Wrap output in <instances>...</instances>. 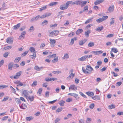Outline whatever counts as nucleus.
<instances>
[{"label":"nucleus","instance_id":"1","mask_svg":"<svg viewBox=\"0 0 123 123\" xmlns=\"http://www.w3.org/2000/svg\"><path fill=\"white\" fill-rule=\"evenodd\" d=\"M82 70L84 73L86 74H90V72L93 71V69L90 65H88L86 66V69L84 67H82Z\"/></svg>","mask_w":123,"mask_h":123},{"label":"nucleus","instance_id":"2","mask_svg":"<svg viewBox=\"0 0 123 123\" xmlns=\"http://www.w3.org/2000/svg\"><path fill=\"white\" fill-rule=\"evenodd\" d=\"M75 2V4L77 5H80L81 7L84 6L87 3V1H82L80 0H76Z\"/></svg>","mask_w":123,"mask_h":123},{"label":"nucleus","instance_id":"3","mask_svg":"<svg viewBox=\"0 0 123 123\" xmlns=\"http://www.w3.org/2000/svg\"><path fill=\"white\" fill-rule=\"evenodd\" d=\"M108 18V16H104L101 18H100L96 20V21L98 23H100L104 21L105 20Z\"/></svg>","mask_w":123,"mask_h":123},{"label":"nucleus","instance_id":"4","mask_svg":"<svg viewBox=\"0 0 123 123\" xmlns=\"http://www.w3.org/2000/svg\"><path fill=\"white\" fill-rule=\"evenodd\" d=\"M59 33V31H53L50 33L49 36L50 37H53L58 35Z\"/></svg>","mask_w":123,"mask_h":123},{"label":"nucleus","instance_id":"5","mask_svg":"<svg viewBox=\"0 0 123 123\" xmlns=\"http://www.w3.org/2000/svg\"><path fill=\"white\" fill-rule=\"evenodd\" d=\"M26 34V32L25 31L21 32V35L19 36L18 39L19 40H23L25 37V35Z\"/></svg>","mask_w":123,"mask_h":123},{"label":"nucleus","instance_id":"6","mask_svg":"<svg viewBox=\"0 0 123 123\" xmlns=\"http://www.w3.org/2000/svg\"><path fill=\"white\" fill-rule=\"evenodd\" d=\"M50 42L49 43L51 47H53L55 45V43H56L55 40L54 39H50L49 40Z\"/></svg>","mask_w":123,"mask_h":123},{"label":"nucleus","instance_id":"7","mask_svg":"<svg viewBox=\"0 0 123 123\" xmlns=\"http://www.w3.org/2000/svg\"><path fill=\"white\" fill-rule=\"evenodd\" d=\"M102 50L93 51L92 52V53L95 55H99L102 54L103 52Z\"/></svg>","mask_w":123,"mask_h":123},{"label":"nucleus","instance_id":"8","mask_svg":"<svg viewBox=\"0 0 123 123\" xmlns=\"http://www.w3.org/2000/svg\"><path fill=\"white\" fill-rule=\"evenodd\" d=\"M23 96L24 95L27 99H28V95H29L28 92L26 90H24L22 93Z\"/></svg>","mask_w":123,"mask_h":123},{"label":"nucleus","instance_id":"9","mask_svg":"<svg viewBox=\"0 0 123 123\" xmlns=\"http://www.w3.org/2000/svg\"><path fill=\"white\" fill-rule=\"evenodd\" d=\"M6 42L8 44L12 43L13 42V39L11 37H8L6 39Z\"/></svg>","mask_w":123,"mask_h":123},{"label":"nucleus","instance_id":"10","mask_svg":"<svg viewBox=\"0 0 123 123\" xmlns=\"http://www.w3.org/2000/svg\"><path fill=\"white\" fill-rule=\"evenodd\" d=\"M44 68V67H39L37 66H35L34 67V69L35 70L39 71L40 70H43V69Z\"/></svg>","mask_w":123,"mask_h":123},{"label":"nucleus","instance_id":"11","mask_svg":"<svg viewBox=\"0 0 123 123\" xmlns=\"http://www.w3.org/2000/svg\"><path fill=\"white\" fill-rule=\"evenodd\" d=\"M74 4H75V2L69 1L67 2L66 3L65 5L68 7L69 5H72Z\"/></svg>","mask_w":123,"mask_h":123},{"label":"nucleus","instance_id":"12","mask_svg":"<svg viewBox=\"0 0 123 123\" xmlns=\"http://www.w3.org/2000/svg\"><path fill=\"white\" fill-rule=\"evenodd\" d=\"M114 6L112 5L110 6L108 8V10L110 12H113L114 10Z\"/></svg>","mask_w":123,"mask_h":123},{"label":"nucleus","instance_id":"13","mask_svg":"<svg viewBox=\"0 0 123 123\" xmlns=\"http://www.w3.org/2000/svg\"><path fill=\"white\" fill-rule=\"evenodd\" d=\"M29 50L32 53L34 54H36L37 51L35 50L34 48L32 47H30L29 48Z\"/></svg>","mask_w":123,"mask_h":123},{"label":"nucleus","instance_id":"14","mask_svg":"<svg viewBox=\"0 0 123 123\" xmlns=\"http://www.w3.org/2000/svg\"><path fill=\"white\" fill-rule=\"evenodd\" d=\"M87 57L86 55L83 56L81 58H78V60L80 61H85L87 58Z\"/></svg>","mask_w":123,"mask_h":123},{"label":"nucleus","instance_id":"15","mask_svg":"<svg viewBox=\"0 0 123 123\" xmlns=\"http://www.w3.org/2000/svg\"><path fill=\"white\" fill-rule=\"evenodd\" d=\"M69 89H71L72 90H73L75 91H76L77 88V87H75V86L74 85H71L70 87H69Z\"/></svg>","mask_w":123,"mask_h":123},{"label":"nucleus","instance_id":"16","mask_svg":"<svg viewBox=\"0 0 123 123\" xmlns=\"http://www.w3.org/2000/svg\"><path fill=\"white\" fill-rule=\"evenodd\" d=\"M91 33V31L89 30L86 31L85 32V35L86 37L87 38L89 36V34Z\"/></svg>","mask_w":123,"mask_h":123},{"label":"nucleus","instance_id":"17","mask_svg":"<svg viewBox=\"0 0 123 123\" xmlns=\"http://www.w3.org/2000/svg\"><path fill=\"white\" fill-rule=\"evenodd\" d=\"M13 63L12 62L10 63L8 65V69L10 70H11L12 69Z\"/></svg>","mask_w":123,"mask_h":123},{"label":"nucleus","instance_id":"18","mask_svg":"<svg viewBox=\"0 0 123 123\" xmlns=\"http://www.w3.org/2000/svg\"><path fill=\"white\" fill-rule=\"evenodd\" d=\"M104 0H97L94 2V4L95 5H97L102 3Z\"/></svg>","mask_w":123,"mask_h":123},{"label":"nucleus","instance_id":"19","mask_svg":"<svg viewBox=\"0 0 123 123\" xmlns=\"http://www.w3.org/2000/svg\"><path fill=\"white\" fill-rule=\"evenodd\" d=\"M68 95L73 96L75 98H77L78 96V94L74 93H69Z\"/></svg>","mask_w":123,"mask_h":123},{"label":"nucleus","instance_id":"20","mask_svg":"<svg viewBox=\"0 0 123 123\" xmlns=\"http://www.w3.org/2000/svg\"><path fill=\"white\" fill-rule=\"evenodd\" d=\"M48 23V21L47 20H44L43 22L41 23L40 25L43 26H44L45 25H46Z\"/></svg>","mask_w":123,"mask_h":123},{"label":"nucleus","instance_id":"21","mask_svg":"<svg viewBox=\"0 0 123 123\" xmlns=\"http://www.w3.org/2000/svg\"><path fill=\"white\" fill-rule=\"evenodd\" d=\"M86 94L90 97H92L94 95V93L92 92H86Z\"/></svg>","mask_w":123,"mask_h":123},{"label":"nucleus","instance_id":"22","mask_svg":"<svg viewBox=\"0 0 123 123\" xmlns=\"http://www.w3.org/2000/svg\"><path fill=\"white\" fill-rule=\"evenodd\" d=\"M20 26V23H19L18 24L15 25L14 26L13 29L14 30H17L19 28Z\"/></svg>","mask_w":123,"mask_h":123},{"label":"nucleus","instance_id":"23","mask_svg":"<svg viewBox=\"0 0 123 123\" xmlns=\"http://www.w3.org/2000/svg\"><path fill=\"white\" fill-rule=\"evenodd\" d=\"M118 41H119V44L120 45H123V38H118Z\"/></svg>","mask_w":123,"mask_h":123},{"label":"nucleus","instance_id":"24","mask_svg":"<svg viewBox=\"0 0 123 123\" xmlns=\"http://www.w3.org/2000/svg\"><path fill=\"white\" fill-rule=\"evenodd\" d=\"M93 99L95 100H98L100 99V97L99 96H95L92 98Z\"/></svg>","mask_w":123,"mask_h":123},{"label":"nucleus","instance_id":"25","mask_svg":"<svg viewBox=\"0 0 123 123\" xmlns=\"http://www.w3.org/2000/svg\"><path fill=\"white\" fill-rule=\"evenodd\" d=\"M20 108L23 109H25L27 107V105L24 104H22L20 106Z\"/></svg>","mask_w":123,"mask_h":123},{"label":"nucleus","instance_id":"26","mask_svg":"<svg viewBox=\"0 0 123 123\" xmlns=\"http://www.w3.org/2000/svg\"><path fill=\"white\" fill-rule=\"evenodd\" d=\"M83 32V30L82 29H79L76 32V34L78 35L79 34L81 33L82 32Z\"/></svg>","mask_w":123,"mask_h":123},{"label":"nucleus","instance_id":"27","mask_svg":"<svg viewBox=\"0 0 123 123\" xmlns=\"http://www.w3.org/2000/svg\"><path fill=\"white\" fill-rule=\"evenodd\" d=\"M94 45V43L93 42H90L88 44V46L89 47H92Z\"/></svg>","mask_w":123,"mask_h":123},{"label":"nucleus","instance_id":"28","mask_svg":"<svg viewBox=\"0 0 123 123\" xmlns=\"http://www.w3.org/2000/svg\"><path fill=\"white\" fill-rule=\"evenodd\" d=\"M15 101L16 103L19 105H20L21 103V102L20 99L18 98H16L15 99Z\"/></svg>","mask_w":123,"mask_h":123},{"label":"nucleus","instance_id":"29","mask_svg":"<svg viewBox=\"0 0 123 123\" xmlns=\"http://www.w3.org/2000/svg\"><path fill=\"white\" fill-rule=\"evenodd\" d=\"M28 98L32 102L34 100V96H29L28 97Z\"/></svg>","mask_w":123,"mask_h":123},{"label":"nucleus","instance_id":"30","mask_svg":"<svg viewBox=\"0 0 123 123\" xmlns=\"http://www.w3.org/2000/svg\"><path fill=\"white\" fill-rule=\"evenodd\" d=\"M103 26H102L97 28L96 29V31H98V32H100L103 30Z\"/></svg>","mask_w":123,"mask_h":123},{"label":"nucleus","instance_id":"31","mask_svg":"<svg viewBox=\"0 0 123 123\" xmlns=\"http://www.w3.org/2000/svg\"><path fill=\"white\" fill-rule=\"evenodd\" d=\"M69 57V56L68 54L67 53L65 54L63 57V59H68Z\"/></svg>","mask_w":123,"mask_h":123},{"label":"nucleus","instance_id":"32","mask_svg":"<svg viewBox=\"0 0 123 123\" xmlns=\"http://www.w3.org/2000/svg\"><path fill=\"white\" fill-rule=\"evenodd\" d=\"M36 54H33L32 55H29V57L32 59H34L36 57Z\"/></svg>","mask_w":123,"mask_h":123},{"label":"nucleus","instance_id":"33","mask_svg":"<svg viewBox=\"0 0 123 123\" xmlns=\"http://www.w3.org/2000/svg\"><path fill=\"white\" fill-rule=\"evenodd\" d=\"M86 41L85 40L80 41L79 43V44L80 45H82L85 43Z\"/></svg>","mask_w":123,"mask_h":123},{"label":"nucleus","instance_id":"34","mask_svg":"<svg viewBox=\"0 0 123 123\" xmlns=\"http://www.w3.org/2000/svg\"><path fill=\"white\" fill-rule=\"evenodd\" d=\"M65 102L64 101L61 100L59 102V104L61 106H62L64 105V103Z\"/></svg>","mask_w":123,"mask_h":123},{"label":"nucleus","instance_id":"35","mask_svg":"<svg viewBox=\"0 0 123 123\" xmlns=\"http://www.w3.org/2000/svg\"><path fill=\"white\" fill-rule=\"evenodd\" d=\"M21 59V57H18L16 58L14 60V62L16 63H17L19 62Z\"/></svg>","mask_w":123,"mask_h":123},{"label":"nucleus","instance_id":"36","mask_svg":"<svg viewBox=\"0 0 123 123\" xmlns=\"http://www.w3.org/2000/svg\"><path fill=\"white\" fill-rule=\"evenodd\" d=\"M115 107V105H111L108 106V108L109 109L114 108Z\"/></svg>","mask_w":123,"mask_h":123},{"label":"nucleus","instance_id":"37","mask_svg":"<svg viewBox=\"0 0 123 123\" xmlns=\"http://www.w3.org/2000/svg\"><path fill=\"white\" fill-rule=\"evenodd\" d=\"M73 70L72 69H71L69 72V73L70 74H72V78H73L74 77L75 74H73Z\"/></svg>","mask_w":123,"mask_h":123},{"label":"nucleus","instance_id":"38","mask_svg":"<svg viewBox=\"0 0 123 123\" xmlns=\"http://www.w3.org/2000/svg\"><path fill=\"white\" fill-rule=\"evenodd\" d=\"M111 21L110 22V24L111 25L112 24H113L114 23V18H112L111 19Z\"/></svg>","mask_w":123,"mask_h":123},{"label":"nucleus","instance_id":"39","mask_svg":"<svg viewBox=\"0 0 123 123\" xmlns=\"http://www.w3.org/2000/svg\"><path fill=\"white\" fill-rule=\"evenodd\" d=\"M42 90L43 89L42 88H39L37 92V93L39 94H41L42 92Z\"/></svg>","mask_w":123,"mask_h":123},{"label":"nucleus","instance_id":"40","mask_svg":"<svg viewBox=\"0 0 123 123\" xmlns=\"http://www.w3.org/2000/svg\"><path fill=\"white\" fill-rule=\"evenodd\" d=\"M57 3V2H52L50 3L49 5L50 6H52L53 5H56Z\"/></svg>","mask_w":123,"mask_h":123},{"label":"nucleus","instance_id":"41","mask_svg":"<svg viewBox=\"0 0 123 123\" xmlns=\"http://www.w3.org/2000/svg\"><path fill=\"white\" fill-rule=\"evenodd\" d=\"M92 19V18H90L89 19H88V20H87L85 22V24H86L87 23H89L91 21Z\"/></svg>","mask_w":123,"mask_h":123},{"label":"nucleus","instance_id":"42","mask_svg":"<svg viewBox=\"0 0 123 123\" xmlns=\"http://www.w3.org/2000/svg\"><path fill=\"white\" fill-rule=\"evenodd\" d=\"M56 54H54L48 56V57L49 58H52L53 57L54 58L55 57H56Z\"/></svg>","mask_w":123,"mask_h":123},{"label":"nucleus","instance_id":"43","mask_svg":"<svg viewBox=\"0 0 123 123\" xmlns=\"http://www.w3.org/2000/svg\"><path fill=\"white\" fill-rule=\"evenodd\" d=\"M29 51H25L21 55V56L22 57H23L24 56H25L28 53Z\"/></svg>","mask_w":123,"mask_h":123},{"label":"nucleus","instance_id":"44","mask_svg":"<svg viewBox=\"0 0 123 123\" xmlns=\"http://www.w3.org/2000/svg\"><path fill=\"white\" fill-rule=\"evenodd\" d=\"M68 7V6H61L60 7V8L61 10H64L65 9H67Z\"/></svg>","mask_w":123,"mask_h":123},{"label":"nucleus","instance_id":"45","mask_svg":"<svg viewBox=\"0 0 123 123\" xmlns=\"http://www.w3.org/2000/svg\"><path fill=\"white\" fill-rule=\"evenodd\" d=\"M12 48V47L11 46H8L5 47L4 48V49L5 50H7L8 49H11Z\"/></svg>","mask_w":123,"mask_h":123},{"label":"nucleus","instance_id":"46","mask_svg":"<svg viewBox=\"0 0 123 123\" xmlns=\"http://www.w3.org/2000/svg\"><path fill=\"white\" fill-rule=\"evenodd\" d=\"M58 61V57L54 59L52 61V62L53 63H55L57 62Z\"/></svg>","mask_w":123,"mask_h":123},{"label":"nucleus","instance_id":"47","mask_svg":"<svg viewBox=\"0 0 123 123\" xmlns=\"http://www.w3.org/2000/svg\"><path fill=\"white\" fill-rule=\"evenodd\" d=\"M111 50L112 51L115 53H116L118 52V50L116 49L115 48H112Z\"/></svg>","mask_w":123,"mask_h":123},{"label":"nucleus","instance_id":"48","mask_svg":"<svg viewBox=\"0 0 123 123\" xmlns=\"http://www.w3.org/2000/svg\"><path fill=\"white\" fill-rule=\"evenodd\" d=\"M37 82L36 81H34L32 84H31V86H35L37 85Z\"/></svg>","mask_w":123,"mask_h":123},{"label":"nucleus","instance_id":"49","mask_svg":"<svg viewBox=\"0 0 123 123\" xmlns=\"http://www.w3.org/2000/svg\"><path fill=\"white\" fill-rule=\"evenodd\" d=\"M62 110V107H60L58 108L56 111V112H61Z\"/></svg>","mask_w":123,"mask_h":123},{"label":"nucleus","instance_id":"50","mask_svg":"<svg viewBox=\"0 0 123 123\" xmlns=\"http://www.w3.org/2000/svg\"><path fill=\"white\" fill-rule=\"evenodd\" d=\"M57 26V24H55L53 25H50V27L51 28H53L56 27Z\"/></svg>","mask_w":123,"mask_h":123},{"label":"nucleus","instance_id":"51","mask_svg":"<svg viewBox=\"0 0 123 123\" xmlns=\"http://www.w3.org/2000/svg\"><path fill=\"white\" fill-rule=\"evenodd\" d=\"M47 8V6H44L43 7L40 8L39 11H42L45 9Z\"/></svg>","mask_w":123,"mask_h":123},{"label":"nucleus","instance_id":"52","mask_svg":"<svg viewBox=\"0 0 123 123\" xmlns=\"http://www.w3.org/2000/svg\"><path fill=\"white\" fill-rule=\"evenodd\" d=\"M79 93L82 97L86 98H87L86 96L82 92H79Z\"/></svg>","mask_w":123,"mask_h":123},{"label":"nucleus","instance_id":"53","mask_svg":"<svg viewBox=\"0 0 123 123\" xmlns=\"http://www.w3.org/2000/svg\"><path fill=\"white\" fill-rule=\"evenodd\" d=\"M52 72L55 74H58L59 73H61V72L59 71H53Z\"/></svg>","mask_w":123,"mask_h":123},{"label":"nucleus","instance_id":"54","mask_svg":"<svg viewBox=\"0 0 123 123\" xmlns=\"http://www.w3.org/2000/svg\"><path fill=\"white\" fill-rule=\"evenodd\" d=\"M26 86V85L25 84H23L21 82H19V84L17 85V86Z\"/></svg>","mask_w":123,"mask_h":123},{"label":"nucleus","instance_id":"55","mask_svg":"<svg viewBox=\"0 0 123 123\" xmlns=\"http://www.w3.org/2000/svg\"><path fill=\"white\" fill-rule=\"evenodd\" d=\"M9 55L8 53L7 52H5L3 54V56L5 57L6 58Z\"/></svg>","mask_w":123,"mask_h":123},{"label":"nucleus","instance_id":"56","mask_svg":"<svg viewBox=\"0 0 123 123\" xmlns=\"http://www.w3.org/2000/svg\"><path fill=\"white\" fill-rule=\"evenodd\" d=\"M8 117V116H5L3 117H2L1 119V120L2 121H4L6 120Z\"/></svg>","mask_w":123,"mask_h":123},{"label":"nucleus","instance_id":"57","mask_svg":"<svg viewBox=\"0 0 123 123\" xmlns=\"http://www.w3.org/2000/svg\"><path fill=\"white\" fill-rule=\"evenodd\" d=\"M88 11V6H85L84 8L83 11Z\"/></svg>","mask_w":123,"mask_h":123},{"label":"nucleus","instance_id":"58","mask_svg":"<svg viewBox=\"0 0 123 123\" xmlns=\"http://www.w3.org/2000/svg\"><path fill=\"white\" fill-rule=\"evenodd\" d=\"M72 99L71 98H69L66 99V101L68 102H72Z\"/></svg>","mask_w":123,"mask_h":123},{"label":"nucleus","instance_id":"59","mask_svg":"<svg viewBox=\"0 0 123 123\" xmlns=\"http://www.w3.org/2000/svg\"><path fill=\"white\" fill-rule=\"evenodd\" d=\"M113 34H110L107 35L106 37L110 38L113 37L114 36Z\"/></svg>","mask_w":123,"mask_h":123},{"label":"nucleus","instance_id":"60","mask_svg":"<svg viewBox=\"0 0 123 123\" xmlns=\"http://www.w3.org/2000/svg\"><path fill=\"white\" fill-rule=\"evenodd\" d=\"M94 106V105L93 103L92 104L89 106L90 108L92 109Z\"/></svg>","mask_w":123,"mask_h":123},{"label":"nucleus","instance_id":"61","mask_svg":"<svg viewBox=\"0 0 123 123\" xmlns=\"http://www.w3.org/2000/svg\"><path fill=\"white\" fill-rule=\"evenodd\" d=\"M60 89L59 88L57 87L56 88L55 90V91L56 93H59V92Z\"/></svg>","mask_w":123,"mask_h":123},{"label":"nucleus","instance_id":"62","mask_svg":"<svg viewBox=\"0 0 123 123\" xmlns=\"http://www.w3.org/2000/svg\"><path fill=\"white\" fill-rule=\"evenodd\" d=\"M36 21H37V20L35 17L32 18L31 20V22L32 23L33 22H35Z\"/></svg>","mask_w":123,"mask_h":123},{"label":"nucleus","instance_id":"63","mask_svg":"<svg viewBox=\"0 0 123 123\" xmlns=\"http://www.w3.org/2000/svg\"><path fill=\"white\" fill-rule=\"evenodd\" d=\"M91 120V118H87L86 121V122L87 123H90V121Z\"/></svg>","mask_w":123,"mask_h":123},{"label":"nucleus","instance_id":"64","mask_svg":"<svg viewBox=\"0 0 123 123\" xmlns=\"http://www.w3.org/2000/svg\"><path fill=\"white\" fill-rule=\"evenodd\" d=\"M117 115H118L120 116L121 115H123V112H118L117 113Z\"/></svg>","mask_w":123,"mask_h":123}]
</instances>
